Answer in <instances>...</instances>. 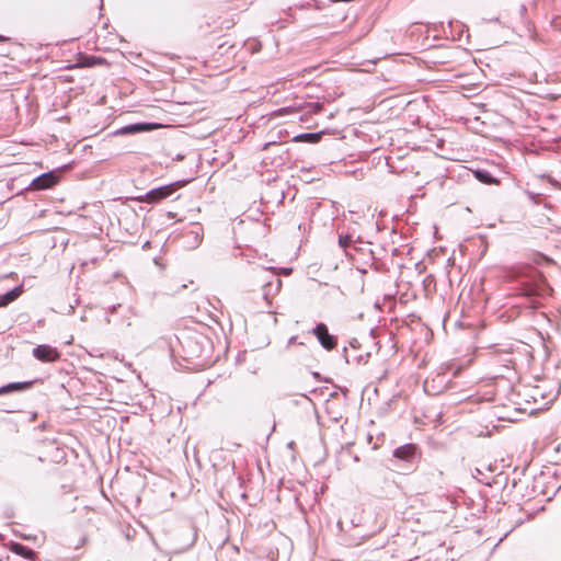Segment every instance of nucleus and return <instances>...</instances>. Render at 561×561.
<instances>
[{"instance_id":"nucleus-1","label":"nucleus","mask_w":561,"mask_h":561,"mask_svg":"<svg viewBox=\"0 0 561 561\" xmlns=\"http://www.w3.org/2000/svg\"><path fill=\"white\" fill-rule=\"evenodd\" d=\"M186 181H175L173 183L153 188L147 192L145 195L137 197V201L142 203L156 204L170 197L178 190L184 187L186 185Z\"/></svg>"},{"instance_id":"nucleus-2","label":"nucleus","mask_w":561,"mask_h":561,"mask_svg":"<svg viewBox=\"0 0 561 561\" xmlns=\"http://www.w3.org/2000/svg\"><path fill=\"white\" fill-rule=\"evenodd\" d=\"M33 355L41 362L51 363L59 359L60 354L57 348L50 345H38L33 350Z\"/></svg>"},{"instance_id":"nucleus-3","label":"nucleus","mask_w":561,"mask_h":561,"mask_svg":"<svg viewBox=\"0 0 561 561\" xmlns=\"http://www.w3.org/2000/svg\"><path fill=\"white\" fill-rule=\"evenodd\" d=\"M312 333L317 336L318 341L325 350L330 351L336 346V340L329 333L325 324L319 323L312 330Z\"/></svg>"},{"instance_id":"nucleus-4","label":"nucleus","mask_w":561,"mask_h":561,"mask_svg":"<svg viewBox=\"0 0 561 561\" xmlns=\"http://www.w3.org/2000/svg\"><path fill=\"white\" fill-rule=\"evenodd\" d=\"M56 183V176L53 173H45L39 176H37L33 183L32 186L35 190H45L51 187Z\"/></svg>"},{"instance_id":"nucleus-5","label":"nucleus","mask_w":561,"mask_h":561,"mask_svg":"<svg viewBox=\"0 0 561 561\" xmlns=\"http://www.w3.org/2000/svg\"><path fill=\"white\" fill-rule=\"evenodd\" d=\"M415 446L412 444H407L403 446L398 447L393 455L396 458L402 459V460H410L414 454H415Z\"/></svg>"},{"instance_id":"nucleus-6","label":"nucleus","mask_w":561,"mask_h":561,"mask_svg":"<svg viewBox=\"0 0 561 561\" xmlns=\"http://www.w3.org/2000/svg\"><path fill=\"white\" fill-rule=\"evenodd\" d=\"M157 125L154 124H133L129 126H126L122 128V134H128V133H140V131H147L156 128Z\"/></svg>"},{"instance_id":"nucleus-7","label":"nucleus","mask_w":561,"mask_h":561,"mask_svg":"<svg viewBox=\"0 0 561 561\" xmlns=\"http://www.w3.org/2000/svg\"><path fill=\"white\" fill-rule=\"evenodd\" d=\"M32 382H12L0 388V394L11 391H22L28 389Z\"/></svg>"},{"instance_id":"nucleus-8","label":"nucleus","mask_w":561,"mask_h":561,"mask_svg":"<svg viewBox=\"0 0 561 561\" xmlns=\"http://www.w3.org/2000/svg\"><path fill=\"white\" fill-rule=\"evenodd\" d=\"M22 294V287L18 286L0 298V307L14 301Z\"/></svg>"},{"instance_id":"nucleus-9","label":"nucleus","mask_w":561,"mask_h":561,"mask_svg":"<svg viewBox=\"0 0 561 561\" xmlns=\"http://www.w3.org/2000/svg\"><path fill=\"white\" fill-rule=\"evenodd\" d=\"M12 551L19 556H22L26 559L33 560L35 557V552L27 547L21 545V543H13L12 545Z\"/></svg>"},{"instance_id":"nucleus-10","label":"nucleus","mask_w":561,"mask_h":561,"mask_svg":"<svg viewBox=\"0 0 561 561\" xmlns=\"http://www.w3.org/2000/svg\"><path fill=\"white\" fill-rule=\"evenodd\" d=\"M321 138L320 133H309V134H300L294 137L295 141H307V142H318Z\"/></svg>"},{"instance_id":"nucleus-11","label":"nucleus","mask_w":561,"mask_h":561,"mask_svg":"<svg viewBox=\"0 0 561 561\" xmlns=\"http://www.w3.org/2000/svg\"><path fill=\"white\" fill-rule=\"evenodd\" d=\"M474 175H476V178L479 181H481V182H483L485 184L496 183V181L492 178V175L489 172H486V171L478 170V171L474 172Z\"/></svg>"},{"instance_id":"nucleus-12","label":"nucleus","mask_w":561,"mask_h":561,"mask_svg":"<svg viewBox=\"0 0 561 561\" xmlns=\"http://www.w3.org/2000/svg\"><path fill=\"white\" fill-rule=\"evenodd\" d=\"M98 58L96 57H87L83 65L84 66H93L95 64H98Z\"/></svg>"},{"instance_id":"nucleus-13","label":"nucleus","mask_w":561,"mask_h":561,"mask_svg":"<svg viewBox=\"0 0 561 561\" xmlns=\"http://www.w3.org/2000/svg\"><path fill=\"white\" fill-rule=\"evenodd\" d=\"M310 107L312 113H319L321 111V105L319 103H313Z\"/></svg>"},{"instance_id":"nucleus-14","label":"nucleus","mask_w":561,"mask_h":561,"mask_svg":"<svg viewBox=\"0 0 561 561\" xmlns=\"http://www.w3.org/2000/svg\"><path fill=\"white\" fill-rule=\"evenodd\" d=\"M295 342H296V337L295 336L290 337L287 342V347H290V345H293Z\"/></svg>"}]
</instances>
